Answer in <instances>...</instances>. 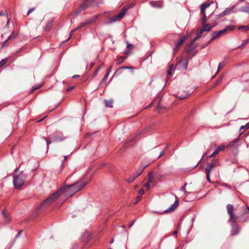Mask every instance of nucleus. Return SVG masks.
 I'll return each instance as SVG.
<instances>
[{
    "instance_id": "obj_59",
    "label": "nucleus",
    "mask_w": 249,
    "mask_h": 249,
    "mask_svg": "<svg viewBox=\"0 0 249 249\" xmlns=\"http://www.w3.org/2000/svg\"><path fill=\"white\" fill-rule=\"evenodd\" d=\"M135 220H134L132 222V223L131 224H130V225H129V228H131V227L132 226V225L134 224V223H135Z\"/></svg>"
},
{
    "instance_id": "obj_44",
    "label": "nucleus",
    "mask_w": 249,
    "mask_h": 249,
    "mask_svg": "<svg viewBox=\"0 0 249 249\" xmlns=\"http://www.w3.org/2000/svg\"><path fill=\"white\" fill-rule=\"evenodd\" d=\"M47 142V148H48L49 144L52 142L51 141H49L45 138H43Z\"/></svg>"
},
{
    "instance_id": "obj_35",
    "label": "nucleus",
    "mask_w": 249,
    "mask_h": 249,
    "mask_svg": "<svg viewBox=\"0 0 249 249\" xmlns=\"http://www.w3.org/2000/svg\"><path fill=\"white\" fill-rule=\"evenodd\" d=\"M125 59V57L124 56H121L120 58H119L117 61V63L118 64H121L122 62H123L124 60Z\"/></svg>"
},
{
    "instance_id": "obj_20",
    "label": "nucleus",
    "mask_w": 249,
    "mask_h": 249,
    "mask_svg": "<svg viewBox=\"0 0 249 249\" xmlns=\"http://www.w3.org/2000/svg\"><path fill=\"white\" fill-rule=\"evenodd\" d=\"M153 173L152 171H151L148 174V178L147 181L149 182V183H152L153 182Z\"/></svg>"
},
{
    "instance_id": "obj_16",
    "label": "nucleus",
    "mask_w": 249,
    "mask_h": 249,
    "mask_svg": "<svg viewBox=\"0 0 249 249\" xmlns=\"http://www.w3.org/2000/svg\"><path fill=\"white\" fill-rule=\"evenodd\" d=\"M2 213H3V215L5 221L6 222H9L10 221V218L9 214L8 213H7L6 212V211L4 210L3 211Z\"/></svg>"
},
{
    "instance_id": "obj_26",
    "label": "nucleus",
    "mask_w": 249,
    "mask_h": 249,
    "mask_svg": "<svg viewBox=\"0 0 249 249\" xmlns=\"http://www.w3.org/2000/svg\"><path fill=\"white\" fill-rule=\"evenodd\" d=\"M240 11L249 14V6L242 7Z\"/></svg>"
},
{
    "instance_id": "obj_2",
    "label": "nucleus",
    "mask_w": 249,
    "mask_h": 249,
    "mask_svg": "<svg viewBox=\"0 0 249 249\" xmlns=\"http://www.w3.org/2000/svg\"><path fill=\"white\" fill-rule=\"evenodd\" d=\"M18 169L15 170V173L13 175V184L16 189H20L24 184V179L26 178L25 174L22 172L18 174Z\"/></svg>"
},
{
    "instance_id": "obj_55",
    "label": "nucleus",
    "mask_w": 249,
    "mask_h": 249,
    "mask_svg": "<svg viewBox=\"0 0 249 249\" xmlns=\"http://www.w3.org/2000/svg\"><path fill=\"white\" fill-rule=\"evenodd\" d=\"M221 15V14H220L219 15H216V19H218V18L223 17V16H222Z\"/></svg>"
},
{
    "instance_id": "obj_36",
    "label": "nucleus",
    "mask_w": 249,
    "mask_h": 249,
    "mask_svg": "<svg viewBox=\"0 0 249 249\" xmlns=\"http://www.w3.org/2000/svg\"><path fill=\"white\" fill-rule=\"evenodd\" d=\"M101 69V67H98L97 69L96 70V71H94L93 74V77H95V76H97V73Z\"/></svg>"
},
{
    "instance_id": "obj_64",
    "label": "nucleus",
    "mask_w": 249,
    "mask_h": 249,
    "mask_svg": "<svg viewBox=\"0 0 249 249\" xmlns=\"http://www.w3.org/2000/svg\"><path fill=\"white\" fill-rule=\"evenodd\" d=\"M210 164L212 165L213 167L216 166L215 165H214L212 162Z\"/></svg>"
},
{
    "instance_id": "obj_50",
    "label": "nucleus",
    "mask_w": 249,
    "mask_h": 249,
    "mask_svg": "<svg viewBox=\"0 0 249 249\" xmlns=\"http://www.w3.org/2000/svg\"><path fill=\"white\" fill-rule=\"evenodd\" d=\"M74 88H75V87H74V86H71V87H69V88L67 89V90L68 91H71V90H72V89H74Z\"/></svg>"
},
{
    "instance_id": "obj_22",
    "label": "nucleus",
    "mask_w": 249,
    "mask_h": 249,
    "mask_svg": "<svg viewBox=\"0 0 249 249\" xmlns=\"http://www.w3.org/2000/svg\"><path fill=\"white\" fill-rule=\"evenodd\" d=\"M137 176H136L135 175H132L131 176H130L127 179H126V181L129 182V183H131L132 182H133L134 179L137 178Z\"/></svg>"
},
{
    "instance_id": "obj_63",
    "label": "nucleus",
    "mask_w": 249,
    "mask_h": 249,
    "mask_svg": "<svg viewBox=\"0 0 249 249\" xmlns=\"http://www.w3.org/2000/svg\"><path fill=\"white\" fill-rule=\"evenodd\" d=\"M79 77L78 75H74L73 76V78H77Z\"/></svg>"
},
{
    "instance_id": "obj_53",
    "label": "nucleus",
    "mask_w": 249,
    "mask_h": 249,
    "mask_svg": "<svg viewBox=\"0 0 249 249\" xmlns=\"http://www.w3.org/2000/svg\"><path fill=\"white\" fill-rule=\"evenodd\" d=\"M183 61L185 63V66H184V68L185 69H187V65H188V63L186 61V60H183Z\"/></svg>"
},
{
    "instance_id": "obj_43",
    "label": "nucleus",
    "mask_w": 249,
    "mask_h": 249,
    "mask_svg": "<svg viewBox=\"0 0 249 249\" xmlns=\"http://www.w3.org/2000/svg\"><path fill=\"white\" fill-rule=\"evenodd\" d=\"M150 183H149V182L147 181V182L144 186L146 187L148 190H149Z\"/></svg>"
},
{
    "instance_id": "obj_10",
    "label": "nucleus",
    "mask_w": 249,
    "mask_h": 249,
    "mask_svg": "<svg viewBox=\"0 0 249 249\" xmlns=\"http://www.w3.org/2000/svg\"><path fill=\"white\" fill-rule=\"evenodd\" d=\"M178 201L177 199L176 200L174 203L167 210L164 211L165 213L168 211H174L176 208L178 207Z\"/></svg>"
},
{
    "instance_id": "obj_23",
    "label": "nucleus",
    "mask_w": 249,
    "mask_h": 249,
    "mask_svg": "<svg viewBox=\"0 0 249 249\" xmlns=\"http://www.w3.org/2000/svg\"><path fill=\"white\" fill-rule=\"evenodd\" d=\"M214 167L212 165H211L210 163L208 164L206 168H205V171L206 173H210L211 170Z\"/></svg>"
},
{
    "instance_id": "obj_51",
    "label": "nucleus",
    "mask_w": 249,
    "mask_h": 249,
    "mask_svg": "<svg viewBox=\"0 0 249 249\" xmlns=\"http://www.w3.org/2000/svg\"><path fill=\"white\" fill-rule=\"evenodd\" d=\"M164 153H165V151L164 150L161 151L160 153V155L159 156V157H158V159H159L161 157H162L164 154Z\"/></svg>"
},
{
    "instance_id": "obj_25",
    "label": "nucleus",
    "mask_w": 249,
    "mask_h": 249,
    "mask_svg": "<svg viewBox=\"0 0 249 249\" xmlns=\"http://www.w3.org/2000/svg\"><path fill=\"white\" fill-rule=\"evenodd\" d=\"M106 106L107 107H113V101L112 100H106L105 101Z\"/></svg>"
},
{
    "instance_id": "obj_28",
    "label": "nucleus",
    "mask_w": 249,
    "mask_h": 249,
    "mask_svg": "<svg viewBox=\"0 0 249 249\" xmlns=\"http://www.w3.org/2000/svg\"><path fill=\"white\" fill-rule=\"evenodd\" d=\"M146 166H144V167H142L140 168V169H139L137 172V173L135 175L136 176H137V177H138V176H139L143 172V171L144 170L145 167H146Z\"/></svg>"
},
{
    "instance_id": "obj_21",
    "label": "nucleus",
    "mask_w": 249,
    "mask_h": 249,
    "mask_svg": "<svg viewBox=\"0 0 249 249\" xmlns=\"http://www.w3.org/2000/svg\"><path fill=\"white\" fill-rule=\"evenodd\" d=\"M249 42V39L244 40L243 43H242V44L240 45V46H239L237 47V48L243 49V48H245V46Z\"/></svg>"
},
{
    "instance_id": "obj_39",
    "label": "nucleus",
    "mask_w": 249,
    "mask_h": 249,
    "mask_svg": "<svg viewBox=\"0 0 249 249\" xmlns=\"http://www.w3.org/2000/svg\"><path fill=\"white\" fill-rule=\"evenodd\" d=\"M212 162L214 165H215L216 166L219 165V161L217 159H215V160H213Z\"/></svg>"
},
{
    "instance_id": "obj_8",
    "label": "nucleus",
    "mask_w": 249,
    "mask_h": 249,
    "mask_svg": "<svg viewBox=\"0 0 249 249\" xmlns=\"http://www.w3.org/2000/svg\"><path fill=\"white\" fill-rule=\"evenodd\" d=\"M235 28L234 26L233 25H229L227 26L223 30H221L220 31V33L224 35L227 33L228 31H230L234 30Z\"/></svg>"
},
{
    "instance_id": "obj_17",
    "label": "nucleus",
    "mask_w": 249,
    "mask_h": 249,
    "mask_svg": "<svg viewBox=\"0 0 249 249\" xmlns=\"http://www.w3.org/2000/svg\"><path fill=\"white\" fill-rule=\"evenodd\" d=\"M230 215V220L233 223H235L236 221L237 217L232 213L229 214Z\"/></svg>"
},
{
    "instance_id": "obj_33",
    "label": "nucleus",
    "mask_w": 249,
    "mask_h": 249,
    "mask_svg": "<svg viewBox=\"0 0 249 249\" xmlns=\"http://www.w3.org/2000/svg\"><path fill=\"white\" fill-rule=\"evenodd\" d=\"M52 28V23L49 22L45 27V30L46 31H49Z\"/></svg>"
},
{
    "instance_id": "obj_42",
    "label": "nucleus",
    "mask_w": 249,
    "mask_h": 249,
    "mask_svg": "<svg viewBox=\"0 0 249 249\" xmlns=\"http://www.w3.org/2000/svg\"><path fill=\"white\" fill-rule=\"evenodd\" d=\"M142 199V197L141 196H138L137 197V199L136 201L134 202L135 204L137 203L138 202H139Z\"/></svg>"
},
{
    "instance_id": "obj_62",
    "label": "nucleus",
    "mask_w": 249,
    "mask_h": 249,
    "mask_svg": "<svg viewBox=\"0 0 249 249\" xmlns=\"http://www.w3.org/2000/svg\"><path fill=\"white\" fill-rule=\"evenodd\" d=\"M177 233H178L177 231H175L173 232V235H176V236H177Z\"/></svg>"
},
{
    "instance_id": "obj_7",
    "label": "nucleus",
    "mask_w": 249,
    "mask_h": 249,
    "mask_svg": "<svg viewBox=\"0 0 249 249\" xmlns=\"http://www.w3.org/2000/svg\"><path fill=\"white\" fill-rule=\"evenodd\" d=\"M225 146L222 145L219 146L210 156V158L214 157L220 151H223L225 149Z\"/></svg>"
},
{
    "instance_id": "obj_52",
    "label": "nucleus",
    "mask_w": 249,
    "mask_h": 249,
    "mask_svg": "<svg viewBox=\"0 0 249 249\" xmlns=\"http://www.w3.org/2000/svg\"><path fill=\"white\" fill-rule=\"evenodd\" d=\"M203 32H204V31L202 29H201L200 31V32L198 33L197 36H199V37H200L201 36L202 34H203Z\"/></svg>"
},
{
    "instance_id": "obj_11",
    "label": "nucleus",
    "mask_w": 249,
    "mask_h": 249,
    "mask_svg": "<svg viewBox=\"0 0 249 249\" xmlns=\"http://www.w3.org/2000/svg\"><path fill=\"white\" fill-rule=\"evenodd\" d=\"M235 5H233L231 8H226L225 11H224L222 13V16H225L226 15L230 14L232 11L233 9L234 8Z\"/></svg>"
},
{
    "instance_id": "obj_57",
    "label": "nucleus",
    "mask_w": 249,
    "mask_h": 249,
    "mask_svg": "<svg viewBox=\"0 0 249 249\" xmlns=\"http://www.w3.org/2000/svg\"><path fill=\"white\" fill-rule=\"evenodd\" d=\"M133 47V45L127 43V47L129 48H132Z\"/></svg>"
},
{
    "instance_id": "obj_48",
    "label": "nucleus",
    "mask_w": 249,
    "mask_h": 249,
    "mask_svg": "<svg viewBox=\"0 0 249 249\" xmlns=\"http://www.w3.org/2000/svg\"><path fill=\"white\" fill-rule=\"evenodd\" d=\"M199 38V36H196V37H195L191 42V44L194 43L198 38Z\"/></svg>"
},
{
    "instance_id": "obj_40",
    "label": "nucleus",
    "mask_w": 249,
    "mask_h": 249,
    "mask_svg": "<svg viewBox=\"0 0 249 249\" xmlns=\"http://www.w3.org/2000/svg\"><path fill=\"white\" fill-rule=\"evenodd\" d=\"M249 128V123L247 124L246 125H244V126H242L241 127V129H247Z\"/></svg>"
},
{
    "instance_id": "obj_18",
    "label": "nucleus",
    "mask_w": 249,
    "mask_h": 249,
    "mask_svg": "<svg viewBox=\"0 0 249 249\" xmlns=\"http://www.w3.org/2000/svg\"><path fill=\"white\" fill-rule=\"evenodd\" d=\"M238 231L239 230L238 229V227L236 225H233L231 235H233L236 234L237 233H238Z\"/></svg>"
},
{
    "instance_id": "obj_61",
    "label": "nucleus",
    "mask_w": 249,
    "mask_h": 249,
    "mask_svg": "<svg viewBox=\"0 0 249 249\" xmlns=\"http://www.w3.org/2000/svg\"><path fill=\"white\" fill-rule=\"evenodd\" d=\"M94 62H91L90 64V68H91L94 65Z\"/></svg>"
},
{
    "instance_id": "obj_24",
    "label": "nucleus",
    "mask_w": 249,
    "mask_h": 249,
    "mask_svg": "<svg viewBox=\"0 0 249 249\" xmlns=\"http://www.w3.org/2000/svg\"><path fill=\"white\" fill-rule=\"evenodd\" d=\"M211 35H213L215 39L222 36L219 31L217 32H213L211 34Z\"/></svg>"
},
{
    "instance_id": "obj_4",
    "label": "nucleus",
    "mask_w": 249,
    "mask_h": 249,
    "mask_svg": "<svg viewBox=\"0 0 249 249\" xmlns=\"http://www.w3.org/2000/svg\"><path fill=\"white\" fill-rule=\"evenodd\" d=\"M61 190H59L57 192L53 194L50 197H48L46 199L44 200L40 206L38 207L37 210H39L41 209L45 208L53 202H54L59 197L61 196Z\"/></svg>"
},
{
    "instance_id": "obj_30",
    "label": "nucleus",
    "mask_w": 249,
    "mask_h": 249,
    "mask_svg": "<svg viewBox=\"0 0 249 249\" xmlns=\"http://www.w3.org/2000/svg\"><path fill=\"white\" fill-rule=\"evenodd\" d=\"M41 86H42L41 84H39V85H36V86L33 87L30 91V93L33 92L35 90H36L39 89L40 87H41Z\"/></svg>"
},
{
    "instance_id": "obj_27",
    "label": "nucleus",
    "mask_w": 249,
    "mask_h": 249,
    "mask_svg": "<svg viewBox=\"0 0 249 249\" xmlns=\"http://www.w3.org/2000/svg\"><path fill=\"white\" fill-rule=\"evenodd\" d=\"M17 36H18V34L15 32H13L12 34L8 37V40L14 39Z\"/></svg>"
},
{
    "instance_id": "obj_12",
    "label": "nucleus",
    "mask_w": 249,
    "mask_h": 249,
    "mask_svg": "<svg viewBox=\"0 0 249 249\" xmlns=\"http://www.w3.org/2000/svg\"><path fill=\"white\" fill-rule=\"evenodd\" d=\"M84 0V3L81 5L79 8V11L76 13V15L78 14L79 13L81 12L82 11H83L85 9H86L88 7V4L87 3V0Z\"/></svg>"
},
{
    "instance_id": "obj_45",
    "label": "nucleus",
    "mask_w": 249,
    "mask_h": 249,
    "mask_svg": "<svg viewBox=\"0 0 249 249\" xmlns=\"http://www.w3.org/2000/svg\"><path fill=\"white\" fill-rule=\"evenodd\" d=\"M210 173H206V175H207V180L209 181V182H211V180H210Z\"/></svg>"
},
{
    "instance_id": "obj_46",
    "label": "nucleus",
    "mask_w": 249,
    "mask_h": 249,
    "mask_svg": "<svg viewBox=\"0 0 249 249\" xmlns=\"http://www.w3.org/2000/svg\"><path fill=\"white\" fill-rule=\"evenodd\" d=\"M186 183H185L184 185L182 186L181 188V190L185 193H187L185 189V186L186 185Z\"/></svg>"
},
{
    "instance_id": "obj_3",
    "label": "nucleus",
    "mask_w": 249,
    "mask_h": 249,
    "mask_svg": "<svg viewBox=\"0 0 249 249\" xmlns=\"http://www.w3.org/2000/svg\"><path fill=\"white\" fill-rule=\"evenodd\" d=\"M210 3H209V4L203 3L200 6L201 14L202 16V29L204 31H205V32H209L212 29V27L209 23H207V24L206 23L207 21V17L206 16V13H205V10L206 8H208V7L210 6Z\"/></svg>"
},
{
    "instance_id": "obj_41",
    "label": "nucleus",
    "mask_w": 249,
    "mask_h": 249,
    "mask_svg": "<svg viewBox=\"0 0 249 249\" xmlns=\"http://www.w3.org/2000/svg\"><path fill=\"white\" fill-rule=\"evenodd\" d=\"M212 36V38L210 39V40L208 41L207 45H208V44H209L210 43H211L213 41L215 38V37L213 36V35H211Z\"/></svg>"
},
{
    "instance_id": "obj_9",
    "label": "nucleus",
    "mask_w": 249,
    "mask_h": 249,
    "mask_svg": "<svg viewBox=\"0 0 249 249\" xmlns=\"http://www.w3.org/2000/svg\"><path fill=\"white\" fill-rule=\"evenodd\" d=\"M88 22L87 21V20H86L84 22H83V23H82L79 26H78L76 29H74V30H72L71 33H70V37L68 38V39H67L66 40V41H67L69 39H70V38L71 37L73 33L76 31L77 29H79V28H82L84 26H85L86 25L88 24Z\"/></svg>"
},
{
    "instance_id": "obj_58",
    "label": "nucleus",
    "mask_w": 249,
    "mask_h": 249,
    "mask_svg": "<svg viewBox=\"0 0 249 249\" xmlns=\"http://www.w3.org/2000/svg\"><path fill=\"white\" fill-rule=\"evenodd\" d=\"M222 78H219L216 82V85L218 84L221 81Z\"/></svg>"
},
{
    "instance_id": "obj_6",
    "label": "nucleus",
    "mask_w": 249,
    "mask_h": 249,
    "mask_svg": "<svg viewBox=\"0 0 249 249\" xmlns=\"http://www.w3.org/2000/svg\"><path fill=\"white\" fill-rule=\"evenodd\" d=\"M187 38H188L187 36H182L180 39V40L178 41V42L177 43V44L175 46V49H174L175 51H178V50L180 48L181 46L182 45L183 42L187 39Z\"/></svg>"
},
{
    "instance_id": "obj_37",
    "label": "nucleus",
    "mask_w": 249,
    "mask_h": 249,
    "mask_svg": "<svg viewBox=\"0 0 249 249\" xmlns=\"http://www.w3.org/2000/svg\"><path fill=\"white\" fill-rule=\"evenodd\" d=\"M7 62V59L2 60L0 62V67H2Z\"/></svg>"
},
{
    "instance_id": "obj_54",
    "label": "nucleus",
    "mask_w": 249,
    "mask_h": 249,
    "mask_svg": "<svg viewBox=\"0 0 249 249\" xmlns=\"http://www.w3.org/2000/svg\"><path fill=\"white\" fill-rule=\"evenodd\" d=\"M144 190L142 189H140L139 191V193L140 195H142L143 194H144Z\"/></svg>"
},
{
    "instance_id": "obj_31",
    "label": "nucleus",
    "mask_w": 249,
    "mask_h": 249,
    "mask_svg": "<svg viewBox=\"0 0 249 249\" xmlns=\"http://www.w3.org/2000/svg\"><path fill=\"white\" fill-rule=\"evenodd\" d=\"M225 66V64L224 63H220L218 65V70L216 73V74H217L221 70V69H222Z\"/></svg>"
},
{
    "instance_id": "obj_49",
    "label": "nucleus",
    "mask_w": 249,
    "mask_h": 249,
    "mask_svg": "<svg viewBox=\"0 0 249 249\" xmlns=\"http://www.w3.org/2000/svg\"><path fill=\"white\" fill-rule=\"evenodd\" d=\"M22 232V230H20L18 231V233L17 234V235L16 236V239H17V238H18V237H19L20 236Z\"/></svg>"
},
{
    "instance_id": "obj_32",
    "label": "nucleus",
    "mask_w": 249,
    "mask_h": 249,
    "mask_svg": "<svg viewBox=\"0 0 249 249\" xmlns=\"http://www.w3.org/2000/svg\"><path fill=\"white\" fill-rule=\"evenodd\" d=\"M239 30H244L245 31L249 30V26H240L238 27Z\"/></svg>"
},
{
    "instance_id": "obj_1",
    "label": "nucleus",
    "mask_w": 249,
    "mask_h": 249,
    "mask_svg": "<svg viewBox=\"0 0 249 249\" xmlns=\"http://www.w3.org/2000/svg\"><path fill=\"white\" fill-rule=\"evenodd\" d=\"M87 184V181H80L71 185H64L59 189L62 190L61 196L64 195L67 198L70 197L86 186Z\"/></svg>"
},
{
    "instance_id": "obj_13",
    "label": "nucleus",
    "mask_w": 249,
    "mask_h": 249,
    "mask_svg": "<svg viewBox=\"0 0 249 249\" xmlns=\"http://www.w3.org/2000/svg\"><path fill=\"white\" fill-rule=\"evenodd\" d=\"M99 15H96L89 19H86L88 24H90L95 21L98 18Z\"/></svg>"
},
{
    "instance_id": "obj_5",
    "label": "nucleus",
    "mask_w": 249,
    "mask_h": 249,
    "mask_svg": "<svg viewBox=\"0 0 249 249\" xmlns=\"http://www.w3.org/2000/svg\"><path fill=\"white\" fill-rule=\"evenodd\" d=\"M126 11L127 9L125 8H124L122 9V11L117 15L114 16L113 17L111 18H109L108 20L105 21V24H111L114 22L120 20L122 18H123Z\"/></svg>"
},
{
    "instance_id": "obj_14",
    "label": "nucleus",
    "mask_w": 249,
    "mask_h": 249,
    "mask_svg": "<svg viewBox=\"0 0 249 249\" xmlns=\"http://www.w3.org/2000/svg\"><path fill=\"white\" fill-rule=\"evenodd\" d=\"M190 95L188 93H185L184 94H181V93H178L176 95V97L179 99H184L186 97L189 96Z\"/></svg>"
},
{
    "instance_id": "obj_60",
    "label": "nucleus",
    "mask_w": 249,
    "mask_h": 249,
    "mask_svg": "<svg viewBox=\"0 0 249 249\" xmlns=\"http://www.w3.org/2000/svg\"><path fill=\"white\" fill-rule=\"evenodd\" d=\"M5 13L1 11H0V16H2V15H5Z\"/></svg>"
},
{
    "instance_id": "obj_29",
    "label": "nucleus",
    "mask_w": 249,
    "mask_h": 249,
    "mask_svg": "<svg viewBox=\"0 0 249 249\" xmlns=\"http://www.w3.org/2000/svg\"><path fill=\"white\" fill-rule=\"evenodd\" d=\"M173 67H174L173 64H171L169 66V69L167 71V76H170V75H171V74H172L171 71L173 70Z\"/></svg>"
},
{
    "instance_id": "obj_47",
    "label": "nucleus",
    "mask_w": 249,
    "mask_h": 249,
    "mask_svg": "<svg viewBox=\"0 0 249 249\" xmlns=\"http://www.w3.org/2000/svg\"><path fill=\"white\" fill-rule=\"evenodd\" d=\"M34 8H30L28 11L27 15H30L34 10Z\"/></svg>"
},
{
    "instance_id": "obj_34",
    "label": "nucleus",
    "mask_w": 249,
    "mask_h": 249,
    "mask_svg": "<svg viewBox=\"0 0 249 249\" xmlns=\"http://www.w3.org/2000/svg\"><path fill=\"white\" fill-rule=\"evenodd\" d=\"M239 141V139L238 138H236L235 139L234 141H233L228 146H231V147H234V143H235V142H238Z\"/></svg>"
},
{
    "instance_id": "obj_19",
    "label": "nucleus",
    "mask_w": 249,
    "mask_h": 249,
    "mask_svg": "<svg viewBox=\"0 0 249 249\" xmlns=\"http://www.w3.org/2000/svg\"><path fill=\"white\" fill-rule=\"evenodd\" d=\"M227 212L228 214H231L233 213V207L231 204H228L227 206Z\"/></svg>"
},
{
    "instance_id": "obj_56",
    "label": "nucleus",
    "mask_w": 249,
    "mask_h": 249,
    "mask_svg": "<svg viewBox=\"0 0 249 249\" xmlns=\"http://www.w3.org/2000/svg\"><path fill=\"white\" fill-rule=\"evenodd\" d=\"M9 40H8V38H7V39H6V40L4 42L3 44H2V47L4 46Z\"/></svg>"
},
{
    "instance_id": "obj_15",
    "label": "nucleus",
    "mask_w": 249,
    "mask_h": 249,
    "mask_svg": "<svg viewBox=\"0 0 249 249\" xmlns=\"http://www.w3.org/2000/svg\"><path fill=\"white\" fill-rule=\"evenodd\" d=\"M111 68H112L111 66L108 68V69L107 70V72L106 74V75H105V76L104 77V78H103V79L102 80V82H106V81L107 80V79L108 78V76L109 75V74L111 71Z\"/></svg>"
},
{
    "instance_id": "obj_38",
    "label": "nucleus",
    "mask_w": 249,
    "mask_h": 249,
    "mask_svg": "<svg viewBox=\"0 0 249 249\" xmlns=\"http://www.w3.org/2000/svg\"><path fill=\"white\" fill-rule=\"evenodd\" d=\"M151 4L152 5V6L155 7H157V8H161V6L155 3L154 2H152L151 3Z\"/></svg>"
}]
</instances>
